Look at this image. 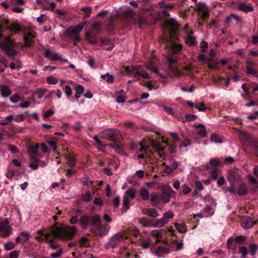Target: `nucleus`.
Wrapping results in <instances>:
<instances>
[{
	"label": "nucleus",
	"instance_id": "obj_1",
	"mask_svg": "<svg viewBox=\"0 0 258 258\" xmlns=\"http://www.w3.org/2000/svg\"><path fill=\"white\" fill-rule=\"evenodd\" d=\"M52 232L54 236L59 239L72 238L76 232L75 227H53Z\"/></svg>",
	"mask_w": 258,
	"mask_h": 258
},
{
	"label": "nucleus",
	"instance_id": "obj_2",
	"mask_svg": "<svg viewBox=\"0 0 258 258\" xmlns=\"http://www.w3.org/2000/svg\"><path fill=\"white\" fill-rule=\"evenodd\" d=\"M128 74L131 76L134 77L136 80H140V78L144 79H148L149 75L145 70H143L140 66L136 65L128 71Z\"/></svg>",
	"mask_w": 258,
	"mask_h": 258
},
{
	"label": "nucleus",
	"instance_id": "obj_3",
	"mask_svg": "<svg viewBox=\"0 0 258 258\" xmlns=\"http://www.w3.org/2000/svg\"><path fill=\"white\" fill-rule=\"evenodd\" d=\"M168 47H170L171 53L169 54L167 59L170 63L175 62L177 60V57L174 52H177L182 49V45L180 44H176L173 41H170L167 44Z\"/></svg>",
	"mask_w": 258,
	"mask_h": 258
},
{
	"label": "nucleus",
	"instance_id": "obj_4",
	"mask_svg": "<svg viewBox=\"0 0 258 258\" xmlns=\"http://www.w3.org/2000/svg\"><path fill=\"white\" fill-rule=\"evenodd\" d=\"M126 235L123 232H118L112 236L107 243L106 248H114L117 245L126 238Z\"/></svg>",
	"mask_w": 258,
	"mask_h": 258
},
{
	"label": "nucleus",
	"instance_id": "obj_5",
	"mask_svg": "<svg viewBox=\"0 0 258 258\" xmlns=\"http://www.w3.org/2000/svg\"><path fill=\"white\" fill-rule=\"evenodd\" d=\"M136 192V190L133 187L128 188L125 192L123 197V206L125 208V211L130 208V200H134L135 198Z\"/></svg>",
	"mask_w": 258,
	"mask_h": 258
},
{
	"label": "nucleus",
	"instance_id": "obj_6",
	"mask_svg": "<svg viewBox=\"0 0 258 258\" xmlns=\"http://www.w3.org/2000/svg\"><path fill=\"white\" fill-rule=\"evenodd\" d=\"M44 55L45 57L51 61L57 60L61 58V55L58 53L52 51L48 48H44Z\"/></svg>",
	"mask_w": 258,
	"mask_h": 258
},
{
	"label": "nucleus",
	"instance_id": "obj_7",
	"mask_svg": "<svg viewBox=\"0 0 258 258\" xmlns=\"http://www.w3.org/2000/svg\"><path fill=\"white\" fill-rule=\"evenodd\" d=\"M58 82H59L60 87L63 89L64 92L67 96V99L70 100V101L73 102L74 98L73 97H71L73 94V90L71 87L69 85H65L64 86V83H65V81L64 80L60 79L58 80Z\"/></svg>",
	"mask_w": 258,
	"mask_h": 258
},
{
	"label": "nucleus",
	"instance_id": "obj_8",
	"mask_svg": "<svg viewBox=\"0 0 258 258\" xmlns=\"http://www.w3.org/2000/svg\"><path fill=\"white\" fill-rule=\"evenodd\" d=\"M91 231L95 235L103 236L108 233L109 229L107 227H91Z\"/></svg>",
	"mask_w": 258,
	"mask_h": 258
},
{
	"label": "nucleus",
	"instance_id": "obj_9",
	"mask_svg": "<svg viewBox=\"0 0 258 258\" xmlns=\"http://www.w3.org/2000/svg\"><path fill=\"white\" fill-rule=\"evenodd\" d=\"M38 147L30 146L28 148V153L29 155V157L31 160H37L38 156Z\"/></svg>",
	"mask_w": 258,
	"mask_h": 258
},
{
	"label": "nucleus",
	"instance_id": "obj_10",
	"mask_svg": "<svg viewBox=\"0 0 258 258\" xmlns=\"http://www.w3.org/2000/svg\"><path fill=\"white\" fill-rule=\"evenodd\" d=\"M156 64V59L154 58H152L146 64V67L152 72L157 73L158 69Z\"/></svg>",
	"mask_w": 258,
	"mask_h": 258
},
{
	"label": "nucleus",
	"instance_id": "obj_11",
	"mask_svg": "<svg viewBox=\"0 0 258 258\" xmlns=\"http://www.w3.org/2000/svg\"><path fill=\"white\" fill-rule=\"evenodd\" d=\"M227 179L229 182L235 183L239 181L240 176L237 172L234 171H230L228 173Z\"/></svg>",
	"mask_w": 258,
	"mask_h": 258
},
{
	"label": "nucleus",
	"instance_id": "obj_12",
	"mask_svg": "<svg viewBox=\"0 0 258 258\" xmlns=\"http://www.w3.org/2000/svg\"><path fill=\"white\" fill-rule=\"evenodd\" d=\"M67 36L75 42H80L81 41L80 35L75 32L73 33V31L69 28L67 30Z\"/></svg>",
	"mask_w": 258,
	"mask_h": 258
},
{
	"label": "nucleus",
	"instance_id": "obj_13",
	"mask_svg": "<svg viewBox=\"0 0 258 258\" xmlns=\"http://www.w3.org/2000/svg\"><path fill=\"white\" fill-rule=\"evenodd\" d=\"M12 93L11 89L7 85L2 84L1 85V95L4 98L9 97Z\"/></svg>",
	"mask_w": 258,
	"mask_h": 258
},
{
	"label": "nucleus",
	"instance_id": "obj_14",
	"mask_svg": "<svg viewBox=\"0 0 258 258\" xmlns=\"http://www.w3.org/2000/svg\"><path fill=\"white\" fill-rule=\"evenodd\" d=\"M100 137L101 138L109 140L110 141L114 140L115 138V134L111 131H104L100 133Z\"/></svg>",
	"mask_w": 258,
	"mask_h": 258
},
{
	"label": "nucleus",
	"instance_id": "obj_15",
	"mask_svg": "<svg viewBox=\"0 0 258 258\" xmlns=\"http://www.w3.org/2000/svg\"><path fill=\"white\" fill-rule=\"evenodd\" d=\"M238 9L241 11L248 13L253 11V8L250 5H247L245 3H241L238 5Z\"/></svg>",
	"mask_w": 258,
	"mask_h": 258
},
{
	"label": "nucleus",
	"instance_id": "obj_16",
	"mask_svg": "<svg viewBox=\"0 0 258 258\" xmlns=\"http://www.w3.org/2000/svg\"><path fill=\"white\" fill-rule=\"evenodd\" d=\"M142 213L144 215H148L152 217H156L158 215L156 210L152 208H145L142 210Z\"/></svg>",
	"mask_w": 258,
	"mask_h": 258
},
{
	"label": "nucleus",
	"instance_id": "obj_17",
	"mask_svg": "<svg viewBox=\"0 0 258 258\" xmlns=\"http://www.w3.org/2000/svg\"><path fill=\"white\" fill-rule=\"evenodd\" d=\"M11 232V227H0V234L2 237H8L10 235Z\"/></svg>",
	"mask_w": 258,
	"mask_h": 258
},
{
	"label": "nucleus",
	"instance_id": "obj_18",
	"mask_svg": "<svg viewBox=\"0 0 258 258\" xmlns=\"http://www.w3.org/2000/svg\"><path fill=\"white\" fill-rule=\"evenodd\" d=\"M160 7L162 9L171 10L174 7V5L171 3H169L165 1H162L159 3Z\"/></svg>",
	"mask_w": 258,
	"mask_h": 258
},
{
	"label": "nucleus",
	"instance_id": "obj_19",
	"mask_svg": "<svg viewBox=\"0 0 258 258\" xmlns=\"http://www.w3.org/2000/svg\"><path fill=\"white\" fill-rule=\"evenodd\" d=\"M100 77L108 84H112L114 80V77L113 76V75L110 74L108 73H107L104 75H101Z\"/></svg>",
	"mask_w": 258,
	"mask_h": 258
},
{
	"label": "nucleus",
	"instance_id": "obj_20",
	"mask_svg": "<svg viewBox=\"0 0 258 258\" xmlns=\"http://www.w3.org/2000/svg\"><path fill=\"white\" fill-rule=\"evenodd\" d=\"M86 25L85 22H83L76 27H70L69 28V29H71L73 31V33H78L79 34V33L82 31L83 28Z\"/></svg>",
	"mask_w": 258,
	"mask_h": 258
},
{
	"label": "nucleus",
	"instance_id": "obj_21",
	"mask_svg": "<svg viewBox=\"0 0 258 258\" xmlns=\"http://www.w3.org/2000/svg\"><path fill=\"white\" fill-rule=\"evenodd\" d=\"M247 194V189L245 183L241 184L238 189L237 194L240 196L246 195Z\"/></svg>",
	"mask_w": 258,
	"mask_h": 258
},
{
	"label": "nucleus",
	"instance_id": "obj_22",
	"mask_svg": "<svg viewBox=\"0 0 258 258\" xmlns=\"http://www.w3.org/2000/svg\"><path fill=\"white\" fill-rule=\"evenodd\" d=\"M160 202L166 204L168 203L170 200V195L167 192L163 191L160 196Z\"/></svg>",
	"mask_w": 258,
	"mask_h": 258
},
{
	"label": "nucleus",
	"instance_id": "obj_23",
	"mask_svg": "<svg viewBox=\"0 0 258 258\" xmlns=\"http://www.w3.org/2000/svg\"><path fill=\"white\" fill-rule=\"evenodd\" d=\"M203 211L205 217L211 216L214 214V211L210 205H206Z\"/></svg>",
	"mask_w": 258,
	"mask_h": 258
},
{
	"label": "nucleus",
	"instance_id": "obj_24",
	"mask_svg": "<svg viewBox=\"0 0 258 258\" xmlns=\"http://www.w3.org/2000/svg\"><path fill=\"white\" fill-rule=\"evenodd\" d=\"M86 37L87 40L92 44H96L97 42V39L95 36L92 35L90 32H87L86 33Z\"/></svg>",
	"mask_w": 258,
	"mask_h": 258
},
{
	"label": "nucleus",
	"instance_id": "obj_25",
	"mask_svg": "<svg viewBox=\"0 0 258 258\" xmlns=\"http://www.w3.org/2000/svg\"><path fill=\"white\" fill-rule=\"evenodd\" d=\"M23 97H21L18 93H15L10 97V101L15 104L23 100Z\"/></svg>",
	"mask_w": 258,
	"mask_h": 258
},
{
	"label": "nucleus",
	"instance_id": "obj_26",
	"mask_svg": "<svg viewBox=\"0 0 258 258\" xmlns=\"http://www.w3.org/2000/svg\"><path fill=\"white\" fill-rule=\"evenodd\" d=\"M140 195L142 199L144 201H147L149 199V192L146 188H142L140 191Z\"/></svg>",
	"mask_w": 258,
	"mask_h": 258
},
{
	"label": "nucleus",
	"instance_id": "obj_27",
	"mask_svg": "<svg viewBox=\"0 0 258 258\" xmlns=\"http://www.w3.org/2000/svg\"><path fill=\"white\" fill-rule=\"evenodd\" d=\"M67 164L71 168H72L73 167L75 166L77 163L76 158L73 156H67Z\"/></svg>",
	"mask_w": 258,
	"mask_h": 258
},
{
	"label": "nucleus",
	"instance_id": "obj_28",
	"mask_svg": "<svg viewBox=\"0 0 258 258\" xmlns=\"http://www.w3.org/2000/svg\"><path fill=\"white\" fill-rule=\"evenodd\" d=\"M210 140L211 142L216 144L223 143V141L221 138L215 134H212L211 135Z\"/></svg>",
	"mask_w": 258,
	"mask_h": 258
},
{
	"label": "nucleus",
	"instance_id": "obj_29",
	"mask_svg": "<svg viewBox=\"0 0 258 258\" xmlns=\"http://www.w3.org/2000/svg\"><path fill=\"white\" fill-rule=\"evenodd\" d=\"M46 82L49 85H56L58 83V80L52 76H48L46 78Z\"/></svg>",
	"mask_w": 258,
	"mask_h": 258
},
{
	"label": "nucleus",
	"instance_id": "obj_30",
	"mask_svg": "<svg viewBox=\"0 0 258 258\" xmlns=\"http://www.w3.org/2000/svg\"><path fill=\"white\" fill-rule=\"evenodd\" d=\"M151 202L154 206H157L160 203V197L157 195H152L151 197Z\"/></svg>",
	"mask_w": 258,
	"mask_h": 258
},
{
	"label": "nucleus",
	"instance_id": "obj_31",
	"mask_svg": "<svg viewBox=\"0 0 258 258\" xmlns=\"http://www.w3.org/2000/svg\"><path fill=\"white\" fill-rule=\"evenodd\" d=\"M10 29L15 33H18L20 31L21 28L18 24L13 23L10 26Z\"/></svg>",
	"mask_w": 258,
	"mask_h": 258
},
{
	"label": "nucleus",
	"instance_id": "obj_32",
	"mask_svg": "<svg viewBox=\"0 0 258 258\" xmlns=\"http://www.w3.org/2000/svg\"><path fill=\"white\" fill-rule=\"evenodd\" d=\"M90 219L89 216L87 215H83L79 219V223L83 225H86L88 224Z\"/></svg>",
	"mask_w": 258,
	"mask_h": 258
},
{
	"label": "nucleus",
	"instance_id": "obj_33",
	"mask_svg": "<svg viewBox=\"0 0 258 258\" xmlns=\"http://www.w3.org/2000/svg\"><path fill=\"white\" fill-rule=\"evenodd\" d=\"M197 10L200 12L207 11L208 10V6L205 3L200 2L197 5Z\"/></svg>",
	"mask_w": 258,
	"mask_h": 258
},
{
	"label": "nucleus",
	"instance_id": "obj_34",
	"mask_svg": "<svg viewBox=\"0 0 258 258\" xmlns=\"http://www.w3.org/2000/svg\"><path fill=\"white\" fill-rule=\"evenodd\" d=\"M192 33L188 34L187 36V42L190 45H194L196 42V38L192 36Z\"/></svg>",
	"mask_w": 258,
	"mask_h": 258
},
{
	"label": "nucleus",
	"instance_id": "obj_35",
	"mask_svg": "<svg viewBox=\"0 0 258 258\" xmlns=\"http://www.w3.org/2000/svg\"><path fill=\"white\" fill-rule=\"evenodd\" d=\"M239 251L241 253V258H246L247 255V249L246 246H242L239 248Z\"/></svg>",
	"mask_w": 258,
	"mask_h": 258
},
{
	"label": "nucleus",
	"instance_id": "obj_36",
	"mask_svg": "<svg viewBox=\"0 0 258 258\" xmlns=\"http://www.w3.org/2000/svg\"><path fill=\"white\" fill-rule=\"evenodd\" d=\"M6 49L7 50L8 54L10 56H15L17 53V51L16 50L10 48V46L8 45L6 46Z\"/></svg>",
	"mask_w": 258,
	"mask_h": 258
},
{
	"label": "nucleus",
	"instance_id": "obj_37",
	"mask_svg": "<svg viewBox=\"0 0 258 258\" xmlns=\"http://www.w3.org/2000/svg\"><path fill=\"white\" fill-rule=\"evenodd\" d=\"M249 248L251 250V255L253 257H254L258 248L257 245L255 244H251L249 245Z\"/></svg>",
	"mask_w": 258,
	"mask_h": 258
},
{
	"label": "nucleus",
	"instance_id": "obj_38",
	"mask_svg": "<svg viewBox=\"0 0 258 258\" xmlns=\"http://www.w3.org/2000/svg\"><path fill=\"white\" fill-rule=\"evenodd\" d=\"M13 120L16 122H19L24 120L25 115L24 114H18L16 115H13Z\"/></svg>",
	"mask_w": 258,
	"mask_h": 258
},
{
	"label": "nucleus",
	"instance_id": "obj_39",
	"mask_svg": "<svg viewBox=\"0 0 258 258\" xmlns=\"http://www.w3.org/2000/svg\"><path fill=\"white\" fill-rule=\"evenodd\" d=\"M169 10L163 9V10L160 12H159V15L162 17L166 19L170 16Z\"/></svg>",
	"mask_w": 258,
	"mask_h": 258
},
{
	"label": "nucleus",
	"instance_id": "obj_40",
	"mask_svg": "<svg viewBox=\"0 0 258 258\" xmlns=\"http://www.w3.org/2000/svg\"><path fill=\"white\" fill-rule=\"evenodd\" d=\"M154 149L159 152V154H160V157L164 155L163 152V148L161 146L160 144H156L154 146Z\"/></svg>",
	"mask_w": 258,
	"mask_h": 258
},
{
	"label": "nucleus",
	"instance_id": "obj_41",
	"mask_svg": "<svg viewBox=\"0 0 258 258\" xmlns=\"http://www.w3.org/2000/svg\"><path fill=\"white\" fill-rule=\"evenodd\" d=\"M218 170L219 169L217 168H214L210 171V173L211 175V178L216 180L218 176Z\"/></svg>",
	"mask_w": 258,
	"mask_h": 258
},
{
	"label": "nucleus",
	"instance_id": "obj_42",
	"mask_svg": "<svg viewBox=\"0 0 258 258\" xmlns=\"http://www.w3.org/2000/svg\"><path fill=\"white\" fill-rule=\"evenodd\" d=\"M6 176L9 179H12L15 175V170L13 168H10L6 173Z\"/></svg>",
	"mask_w": 258,
	"mask_h": 258
},
{
	"label": "nucleus",
	"instance_id": "obj_43",
	"mask_svg": "<svg viewBox=\"0 0 258 258\" xmlns=\"http://www.w3.org/2000/svg\"><path fill=\"white\" fill-rule=\"evenodd\" d=\"M158 106H161L162 107H163V109L164 110V111L168 114H169V115H173L174 114V111L172 109V108L171 107H166L165 105H162V104H159L158 105Z\"/></svg>",
	"mask_w": 258,
	"mask_h": 258
},
{
	"label": "nucleus",
	"instance_id": "obj_44",
	"mask_svg": "<svg viewBox=\"0 0 258 258\" xmlns=\"http://www.w3.org/2000/svg\"><path fill=\"white\" fill-rule=\"evenodd\" d=\"M92 200L91 194L90 191H87L83 196V201L89 202Z\"/></svg>",
	"mask_w": 258,
	"mask_h": 258
},
{
	"label": "nucleus",
	"instance_id": "obj_45",
	"mask_svg": "<svg viewBox=\"0 0 258 258\" xmlns=\"http://www.w3.org/2000/svg\"><path fill=\"white\" fill-rule=\"evenodd\" d=\"M90 220L94 225L98 224L100 222V218L98 215L93 216Z\"/></svg>",
	"mask_w": 258,
	"mask_h": 258
},
{
	"label": "nucleus",
	"instance_id": "obj_46",
	"mask_svg": "<svg viewBox=\"0 0 258 258\" xmlns=\"http://www.w3.org/2000/svg\"><path fill=\"white\" fill-rule=\"evenodd\" d=\"M20 236L22 238L23 242H24L29 239L30 233L27 232H21L20 234Z\"/></svg>",
	"mask_w": 258,
	"mask_h": 258
},
{
	"label": "nucleus",
	"instance_id": "obj_47",
	"mask_svg": "<svg viewBox=\"0 0 258 258\" xmlns=\"http://www.w3.org/2000/svg\"><path fill=\"white\" fill-rule=\"evenodd\" d=\"M240 135L243 138V139L248 142H251V139L248 134L244 132H240Z\"/></svg>",
	"mask_w": 258,
	"mask_h": 258
},
{
	"label": "nucleus",
	"instance_id": "obj_48",
	"mask_svg": "<svg viewBox=\"0 0 258 258\" xmlns=\"http://www.w3.org/2000/svg\"><path fill=\"white\" fill-rule=\"evenodd\" d=\"M101 27V24L99 22H96L92 24V29L97 32L99 31Z\"/></svg>",
	"mask_w": 258,
	"mask_h": 258
},
{
	"label": "nucleus",
	"instance_id": "obj_49",
	"mask_svg": "<svg viewBox=\"0 0 258 258\" xmlns=\"http://www.w3.org/2000/svg\"><path fill=\"white\" fill-rule=\"evenodd\" d=\"M81 10L86 13L85 17H89L90 16L91 12V8L90 7H83Z\"/></svg>",
	"mask_w": 258,
	"mask_h": 258
},
{
	"label": "nucleus",
	"instance_id": "obj_50",
	"mask_svg": "<svg viewBox=\"0 0 258 258\" xmlns=\"http://www.w3.org/2000/svg\"><path fill=\"white\" fill-rule=\"evenodd\" d=\"M4 247L7 250H10L14 247V244L12 242H7L5 244Z\"/></svg>",
	"mask_w": 258,
	"mask_h": 258
},
{
	"label": "nucleus",
	"instance_id": "obj_51",
	"mask_svg": "<svg viewBox=\"0 0 258 258\" xmlns=\"http://www.w3.org/2000/svg\"><path fill=\"white\" fill-rule=\"evenodd\" d=\"M25 45L26 47H31L33 44V41L28 39L27 37H24Z\"/></svg>",
	"mask_w": 258,
	"mask_h": 258
},
{
	"label": "nucleus",
	"instance_id": "obj_52",
	"mask_svg": "<svg viewBox=\"0 0 258 258\" xmlns=\"http://www.w3.org/2000/svg\"><path fill=\"white\" fill-rule=\"evenodd\" d=\"M191 191V188L187 185H182V192L184 194L187 195Z\"/></svg>",
	"mask_w": 258,
	"mask_h": 258
},
{
	"label": "nucleus",
	"instance_id": "obj_53",
	"mask_svg": "<svg viewBox=\"0 0 258 258\" xmlns=\"http://www.w3.org/2000/svg\"><path fill=\"white\" fill-rule=\"evenodd\" d=\"M246 240L245 237L242 235H239L236 236L234 238V241L238 243H242Z\"/></svg>",
	"mask_w": 258,
	"mask_h": 258
},
{
	"label": "nucleus",
	"instance_id": "obj_54",
	"mask_svg": "<svg viewBox=\"0 0 258 258\" xmlns=\"http://www.w3.org/2000/svg\"><path fill=\"white\" fill-rule=\"evenodd\" d=\"M137 146L139 147V150L140 152H147L148 149V147L143 146L142 142L139 143Z\"/></svg>",
	"mask_w": 258,
	"mask_h": 258
},
{
	"label": "nucleus",
	"instance_id": "obj_55",
	"mask_svg": "<svg viewBox=\"0 0 258 258\" xmlns=\"http://www.w3.org/2000/svg\"><path fill=\"white\" fill-rule=\"evenodd\" d=\"M168 222V220L166 218H164V216L159 220H158L157 222V224L162 225V226H164L165 224H167Z\"/></svg>",
	"mask_w": 258,
	"mask_h": 258
},
{
	"label": "nucleus",
	"instance_id": "obj_56",
	"mask_svg": "<svg viewBox=\"0 0 258 258\" xmlns=\"http://www.w3.org/2000/svg\"><path fill=\"white\" fill-rule=\"evenodd\" d=\"M75 92L82 94L84 92L83 86L81 85H77L75 88Z\"/></svg>",
	"mask_w": 258,
	"mask_h": 258
},
{
	"label": "nucleus",
	"instance_id": "obj_57",
	"mask_svg": "<svg viewBox=\"0 0 258 258\" xmlns=\"http://www.w3.org/2000/svg\"><path fill=\"white\" fill-rule=\"evenodd\" d=\"M209 163L211 165L214 166L216 167L219 165V162L218 160L216 158H213L210 160Z\"/></svg>",
	"mask_w": 258,
	"mask_h": 258
},
{
	"label": "nucleus",
	"instance_id": "obj_58",
	"mask_svg": "<svg viewBox=\"0 0 258 258\" xmlns=\"http://www.w3.org/2000/svg\"><path fill=\"white\" fill-rule=\"evenodd\" d=\"M8 148L13 153H17L19 152L18 148L14 145H9Z\"/></svg>",
	"mask_w": 258,
	"mask_h": 258
},
{
	"label": "nucleus",
	"instance_id": "obj_59",
	"mask_svg": "<svg viewBox=\"0 0 258 258\" xmlns=\"http://www.w3.org/2000/svg\"><path fill=\"white\" fill-rule=\"evenodd\" d=\"M28 166L33 170H36L39 167V165L36 161L33 163H29Z\"/></svg>",
	"mask_w": 258,
	"mask_h": 258
},
{
	"label": "nucleus",
	"instance_id": "obj_60",
	"mask_svg": "<svg viewBox=\"0 0 258 258\" xmlns=\"http://www.w3.org/2000/svg\"><path fill=\"white\" fill-rule=\"evenodd\" d=\"M34 96L37 98V99H41L43 96H44V92L42 91L38 90L35 92Z\"/></svg>",
	"mask_w": 258,
	"mask_h": 258
},
{
	"label": "nucleus",
	"instance_id": "obj_61",
	"mask_svg": "<svg viewBox=\"0 0 258 258\" xmlns=\"http://www.w3.org/2000/svg\"><path fill=\"white\" fill-rule=\"evenodd\" d=\"M88 63L91 68H94L95 66L94 60L93 58L91 56H89L88 57Z\"/></svg>",
	"mask_w": 258,
	"mask_h": 258
},
{
	"label": "nucleus",
	"instance_id": "obj_62",
	"mask_svg": "<svg viewBox=\"0 0 258 258\" xmlns=\"http://www.w3.org/2000/svg\"><path fill=\"white\" fill-rule=\"evenodd\" d=\"M228 192L231 193V194H235L236 191H235V189L234 187H233V186L231 185L224 190L225 193H227Z\"/></svg>",
	"mask_w": 258,
	"mask_h": 258
},
{
	"label": "nucleus",
	"instance_id": "obj_63",
	"mask_svg": "<svg viewBox=\"0 0 258 258\" xmlns=\"http://www.w3.org/2000/svg\"><path fill=\"white\" fill-rule=\"evenodd\" d=\"M173 215L174 214L172 212L168 211L164 214L163 216L164 217V218L168 220L169 219L172 218L173 217Z\"/></svg>",
	"mask_w": 258,
	"mask_h": 258
},
{
	"label": "nucleus",
	"instance_id": "obj_64",
	"mask_svg": "<svg viewBox=\"0 0 258 258\" xmlns=\"http://www.w3.org/2000/svg\"><path fill=\"white\" fill-rule=\"evenodd\" d=\"M199 111L204 112L207 108L204 106V103L198 104L197 107L196 108Z\"/></svg>",
	"mask_w": 258,
	"mask_h": 258
}]
</instances>
